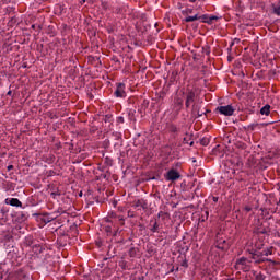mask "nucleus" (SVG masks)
<instances>
[{
  "mask_svg": "<svg viewBox=\"0 0 280 280\" xmlns=\"http://www.w3.org/2000/svg\"><path fill=\"white\" fill-rule=\"evenodd\" d=\"M245 210H246L247 212H250V211H252V208H250V207H246Z\"/></svg>",
  "mask_w": 280,
  "mask_h": 280,
  "instance_id": "nucleus-37",
  "label": "nucleus"
},
{
  "mask_svg": "<svg viewBox=\"0 0 280 280\" xmlns=\"http://www.w3.org/2000/svg\"><path fill=\"white\" fill-rule=\"evenodd\" d=\"M7 96H12V91H11V90H9V91L7 92Z\"/></svg>",
  "mask_w": 280,
  "mask_h": 280,
  "instance_id": "nucleus-35",
  "label": "nucleus"
},
{
  "mask_svg": "<svg viewBox=\"0 0 280 280\" xmlns=\"http://www.w3.org/2000/svg\"><path fill=\"white\" fill-rule=\"evenodd\" d=\"M54 219H55V217H52L48 212L40 213V221L44 222L45 224H48V223L52 222Z\"/></svg>",
  "mask_w": 280,
  "mask_h": 280,
  "instance_id": "nucleus-9",
  "label": "nucleus"
},
{
  "mask_svg": "<svg viewBox=\"0 0 280 280\" xmlns=\"http://www.w3.org/2000/svg\"><path fill=\"white\" fill-rule=\"evenodd\" d=\"M196 93L192 89H187L186 91V108H189L191 104L195 103Z\"/></svg>",
  "mask_w": 280,
  "mask_h": 280,
  "instance_id": "nucleus-6",
  "label": "nucleus"
},
{
  "mask_svg": "<svg viewBox=\"0 0 280 280\" xmlns=\"http://www.w3.org/2000/svg\"><path fill=\"white\" fill-rule=\"evenodd\" d=\"M133 208H142L143 210L148 209V202L144 199H138L133 203Z\"/></svg>",
  "mask_w": 280,
  "mask_h": 280,
  "instance_id": "nucleus-12",
  "label": "nucleus"
},
{
  "mask_svg": "<svg viewBox=\"0 0 280 280\" xmlns=\"http://www.w3.org/2000/svg\"><path fill=\"white\" fill-rule=\"evenodd\" d=\"M27 219V215L25 213H22V220H26Z\"/></svg>",
  "mask_w": 280,
  "mask_h": 280,
  "instance_id": "nucleus-34",
  "label": "nucleus"
},
{
  "mask_svg": "<svg viewBox=\"0 0 280 280\" xmlns=\"http://www.w3.org/2000/svg\"><path fill=\"white\" fill-rule=\"evenodd\" d=\"M4 222H5V221H4L3 219H1V220H0V225H4Z\"/></svg>",
  "mask_w": 280,
  "mask_h": 280,
  "instance_id": "nucleus-38",
  "label": "nucleus"
},
{
  "mask_svg": "<svg viewBox=\"0 0 280 280\" xmlns=\"http://www.w3.org/2000/svg\"><path fill=\"white\" fill-rule=\"evenodd\" d=\"M215 246L218 249H222V250L229 247L226 238L223 237V234L221 232L217 233Z\"/></svg>",
  "mask_w": 280,
  "mask_h": 280,
  "instance_id": "nucleus-3",
  "label": "nucleus"
},
{
  "mask_svg": "<svg viewBox=\"0 0 280 280\" xmlns=\"http://www.w3.org/2000/svg\"><path fill=\"white\" fill-rule=\"evenodd\" d=\"M250 264H252V260H248V258H245L244 256H242L241 258L236 259L234 268L243 272H249L252 268Z\"/></svg>",
  "mask_w": 280,
  "mask_h": 280,
  "instance_id": "nucleus-1",
  "label": "nucleus"
},
{
  "mask_svg": "<svg viewBox=\"0 0 280 280\" xmlns=\"http://www.w3.org/2000/svg\"><path fill=\"white\" fill-rule=\"evenodd\" d=\"M213 21H218V16L211 15L208 16L207 14L201 15V22L208 25H211Z\"/></svg>",
  "mask_w": 280,
  "mask_h": 280,
  "instance_id": "nucleus-8",
  "label": "nucleus"
},
{
  "mask_svg": "<svg viewBox=\"0 0 280 280\" xmlns=\"http://www.w3.org/2000/svg\"><path fill=\"white\" fill-rule=\"evenodd\" d=\"M79 196L82 197V192H80Z\"/></svg>",
  "mask_w": 280,
  "mask_h": 280,
  "instance_id": "nucleus-47",
  "label": "nucleus"
},
{
  "mask_svg": "<svg viewBox=\"0 0 280 280\" xmlns=\"http://www.w3.org/2000/svg\"><path fill=\"white\" fill-rule=\"evenodd\" d=\"M159 226H160V224L158 223V221H155L154 224H153V226L150 229V231H151L152 233H156L158 230H159Z\"/></svg>",
  "mask_w": 280,
  "mask_h": 280,
  "instance_id": "nucleus-24",
  "label": "nucleus"
},
{
  "mask_svg": "<svg viewBox=\"0 0 280 280\" xmlns=\"http://www.w3.org/2000/svg\"><path fill=\"white\" fill-rule=\"evenodd\" d=\"M255 280H266V276L264 273H257V271H254Z\"/></svg>",
  "mask_w": 280,
  "mask_h": 280,
  "instance_id": "nucleus-21",
  "label": "nucleus"
},
{
  "mask_svg": "<svg viewBox=\"0 0 280 280\" xmlns=\"http://www.w3.org/2000/svg\"><path fill=\"white\" fill-rule=\"evenodd\" d=\"M250 254H252V259L255 260L256 265H257V260H260L264 257V254L260 250H254V252H250Z\"/></svg>",
  "mask_w": 280,
  "mask_h": 280,
  "instance_id": "nucleus-13",
  "label": "nucleus"
},
{
  "mask_svg": "<svg viewBox=\"0 0 280 280\" xmlns=\"http://www.w3.org/2000/svg\"><path fill=\"white\" fill-rule=\"evenodd\" d=\"M136 253H137L136 248H135V247H131L130 250H129V256H130V257H135V256H136Z\"/></svg>",
  "mask_w": 280,
  "mask_h": 280,
  "instance_id": "nucleus-30",
  "label": "nucleus"
},
{
  "mask_svg": "<svg viewBox=\"0 0 280 280\" xmlns=\"http://www.w3.org/2000/svg\"><path fill=\"white\" fill-rule=\"evenodd\" d=\"M217 112L225 117H231L235 113V108L232 105H222L217 107Z\"/></svg>",
  "mask_w": 280,
  "mask_h": 280,
  "instance_id": "nucleus-2",
  "label": "nucleus"
},
{
  "mask_svg": "<svg viewBox=\"0 0 280 280\" xmlns=\"http://www.w3.org/2000/svg\"><path fill=\"white\" fill-rule=\"evenodd\" d=\"M189 144H190V147H192L194 145V141H191Z\"/></svg>",
  "mask_w": 280,
  "mask_h": 280,
  "instance_id": "nucleus-46",
  "label": "nucleus"
},
{
  "mask_svg": "<svg viewBox=\"0 0 280 280\" xmlns=\"http://www.w3.org/2000/svg\"><path fill=\"white\" fill-rule=\"evenodd\" d=\"M184 143L189 144L186 138H184Z\"/></svg>",
  "mask_w": 280,
  "mask_h": 280,
  "instance_id": "nucleus-42",
  "label": "nucleus"
},
{
  "mask_svg": "<svg viewBox=\"0 0 280 280\" xmlns=\"http://www.w3.org/2000/svg\"><path fill=\"white\" fill-rule=\"evenodd\" d=\"M170 131H171L172 133H177V132H178V128H177L175 125H171Z\"/></svg>",
  "mask_w": 280,
  "mask_h": 280,
  "instance_id": "nucleus-27",
  "label": "nucleus"
},
{
  "mask_svg": "<svg viewBox=\"0 0 280 280\" xmlns=\"http://www.w3.org/2000/svg\"><path fill=\"white\" fill-rule=\"evenodd\" d=\"M5 265L3 262H0V270H2V268L4 267Z\"/></svg>",
  "mask_w": 280,
  "mask_h": 280,
  "instance_id": "nucleus-39",
  "label": "nucleus"
},
{
  "mask_svg": "<svg viewBox=\"0 0 280 280\" xmlns=\"http://www.w3.org/2000/svg\"><path fill=\"white\" fill-rule=\"evenodd\" d=\"M273 14L280 18V0L277 4H272Z\"/></svg>",
  "mask_w": 280,
  "mask_h": 280,
  "instance_id": "nucleus-18",
  "label": "nucleus"
},
{
  "mask_svg": "<svg viewBox=\"0 0 280 280\" xmlns=\"http://www.w3.org/2000/svg\"><path fill=\"white\" fill-rule=\"evenodd\" d=\"M189 2L195 3V2H196V0H189Z\"/></svg>",
  "mask_w": 280,
  "mask_h": 280,
  "instance_id": "nucleus-44",
  "label": "nucleus"
},
{
  "mask_svg": "<svg viewBox=\"0 0 280 280\" xmlns=\"http://www.w3.org/2000/svg\"><path fill=\"white\" fill-rule=\"evenodd\" d=\"M7 170H8V172L12 171L13 170V165L12 164L8 165Z\"/></svg>",
  "mask_w": 280,
  "mask_h": 280,
  "instance_id": "nucleus-32",
  "label": "nucleus"
},
{
  "mask_svg": "<svg viewBox=\"0 0 280 280\" xmlns=\"http://www.w3.org/2000/svg\"><path fill=\"white\" fill-rule=\"evenodd\" d=\"M118 231L119 230L116 229L115 224L113 223L106 225V232L108 233V235L117 236Z\"/></svg>",
  "mask_w": 280,
  "mask_h": 280,
  "instance_id": "nucleus-11",
  "label": "nucleus"
},
{
  "mask_svg": "<svg viewBox=\"0 0 280 280\" xmlns=\"http://www.w3.org/2000/svg\"><path fill=\"white\" fill-rule=\"evenodd\" d=\"M219 198L218 197H213V201L218 202Z\"/></svg>",
  "mask_w": 280,
  "mask_h": 280,
  "instance_id": "nucleus-40",
  "label": "nucleus"
},
{
  "mask_svg": "<svg viewBox=\"0 0 280 280\" xmlns=\"http://www.w3.org/2000/svg\"><path fill=\"white\" fill-rule=\"evenodd\" d=\"M200 143L201 145L203 147H208L209 143H210V139L208 137H203L201 140H200Z\"/></svg>",
  "mask_w": 280,
  "mask_h": 280,
  "instance_id": "nucleus-23",
  "label": "nucleus"
},
{
  "mask_svg": "<svg viewBox=\"0 0 280 280\" xmlns=\"http://www.w3.org/2000/svg\"><path fill=\"white\" fill-rule=\"evenodd\" d=\"M262 257H268L273 254L272 247L261 250Z\"/></svg>",
  "mask_w": 280,
  "mask_h": 280,
  "instance_id": "nucleus-20",
  "label": "nucleus"
},
{
  "mask_svg": "<svg viewBox=\"0 0 280 280\" xmlns=\"http://www.w3.org/2000/svg\"><path fill=\"white\" fill-rule=\"evenodd\" d=\"M5 202L7 205L12 207H16V208L22 207V202L18 198H7Z\"/></svg>",
  "mask_w": 280,
  "mask_h": 280,
  "instance_id": "nucleus-10",
  "label": "nucleus"
},
{
  "mask_svg": "<svg viewBox=\"0 0 280 280\" xmlns=\"http://www.w3.org/2000/svg\"><path fill=\"white\" fill-rule=\"evenodd\" d=\"M117 218H118V214L116 212L112 211L108 214L107 222L109 223V221H115V220H117Z\"/></svg>",
  "mask_w": 280,
  "mask_h": 280,
  "instance_id": "nucleus-19",
  "label": "nucleus"
},
{
  "mask_svg": "<svg viewBox=\"0 0 280 280\" xmlns=\"http://www.w3.org/2000/svg\"><path fill=\"white\" fill-rule=\"evenodd\" d=\"M126 84L122 82L117 83V89L114 92L115 97L117 98H126L127 93H126Z\"/></svg>",
  "mask_w": 280,
  "mask_h": 280,
  "instance_id": "nucleus-5",
  "label": "nucleus"
},
{
  "mask_svg": "<svg viewBox=\"0 0 280 280\" xmlns=\"http://www.w3.org/2000/svg\"><path fill=\"white\" fill-rule=\"evenodd\" d=\"M270 108H271V106H270L269 104H266V105L261 108L260 114H261V115H265V116H269V114H270Z\"/></svg>",
  "mask_w": 280,
  "mask_h": 280,
  "instance_id": "nucleus-17",
  "label": "nucleus"
},
{
  "mask_svg": "<svg viewBox=\"0 0 280 280\" xmlns=\"http://www.w3.org/2000/svg\"><path fill=\"white\" fill-rule=\"evenodd\" d=\"M175 104H176L179 108H182V107H183V104H184V100L180 98V97H177L176 101H175Z\"/></svg>",
  "mask_w": 280,
  "mask_h": 280,
  "instance_id": "nucleus-26",
  "label": "nucleus"
},
{
  "mask_svg": "<svg viewBox=\"0 0 280 280\" xmlns=\"http://www.w3.org/2000/svg\"><path fill=\"white\" fill-rule=\"evenodd\" d=\"M105 164H107L108 166L113 165V160L108 156L105 158Z\"/></svg>",
  "mask_w": 280,
  "mask_h": 280,
  "instance_id": "nucleus-29",
  "label": "nucleus"
},
{
  "mask_svg": "<svg viewBox=\"0 0 280 280\" xmlns=\"http://www.w3.org/2000/svg\"><path fill=\"white\" fill-rule=\"evenodd\" d=\"M180 178V174L176 168H171L167 171L165 175V179L167 182H177Z\"/></svg>",
  "mask_w": 280,
  "mask_h": 280,
  "instance_id": "nucleus-4",
  "label": "nucleus"
},
{
  "mask_svg": "<svg viewBox=\"0 0 280 280\" xmlns=\"http://www.w3.org/2000/svg\"><path fill=\"white\" fill-rule=\"evenodd\" d=\"M32 28H35V25H32Z\"/></svg>",
  "mask_w": 280,
  "mask_h": 280,
  "instance_id": "nucleus-48",
  "label": "nucleus"
},
{
  "mask_svg": "<svg viewBox=\"0 0 280 280\" xmlns=\"http://www.w3.org/2000/svg\"><path fill=\"white\" fill-rule=\"evenodd\" d=\"M117 122H118V124H125V118H124V116H118V117H117Z\"/></svg>",
  "mask_w": 280,
  "mask_h": 280,
  "instance_id": "nucleus-31",
  "label": "nucleus"
},
{
  "mask_svg": "<svg viewBox=\"0 0 280 280\" xmlns=\"http://www.w3.org/2000/svg\"><path fill=\"white\" fill-rule=\"evenodd\" d=\"M202 52H203L205 55H207V56H210V54H211V48H210V46H209V45L203 46V47H202Z\"/></svg>",
  "mask_w": 280,
  "mask_h": 280,
  "instance_id": "nucleus-22",
  "label": "nucleus"
},
{
  "mask_svg": "<svg viewBox=\"0 0 280 280\" xmlns=\"http://www.w3.org/2000/svg\"><path fill=\"white\" fill-rule=\"evenodd\" d=\"M192 110H194L195 114L196 113L198 114V117H202L203 113L202 112L200 113L197 105H192Z\"/></svg>",
  "mask_w": 280,
  "mask_h": 280,
  "instance_id": "nucleus-25",
  "label": "nucleus"
},
{
  "mask_svg": "<svg viewBox=\"0 0 280 280\" xmlns=\"http://www.w3.org/2000/svg\"><path fill=\"white\" fill-rule=\"evenodd\" d=\"M110 118H112V116H110V115H106V117H105V121L107 122Z\"/></svg>",
  "mask_w": 280,
  "mask_h": 280,
  "instance_id": "nucleus-33",
  "label": "nucleus"
},
{
  "mask_svg": "<svg viewBox=\"0 0 280 280\" xmlns=\"http://www.w3.org/2000/svg\"><path fill=\"white\" fill-rule=\"evenodd\" d=\"M5 237H7L8 240H10V238H11V235H5Z\"/></svg>",
  "mask_w": 280,
  "mask_h": 280,
  "instance_id": "nucleus-43",
  "label": "nucleus"
},
{
  "mask_svg": "<svg viewBox=\"0 0 280 280\" xmlns=\"http://www.w3.org/2000/svg\"><path fill=\"white\" fill-rule=\"evenodd\" d=\"M113 136L115 137L116 140H120L121 139V133L120 132L114 131Z\"/></svg>",
  "mask_w": 280,
  "mask_h": 280,
  "instance_id": "nucleus-28",
  "label": "nucleus"
},
{
  "mask_svg": "<svg viewBox=\"0 0 280 280\" xmlns=\"http://www.w3.org/2000/svg\"><path fill=\"white\" fill-rule=\"evenodd\" d=\"M225 280H234V278H226Z\"/></svg>",
  "mask_w": 280,
  "mask_h": 280,
  "instance_id": "nucleus-45",
  "label": "nucleus"
},
{
  "mask_svg": "<svg viewBox=\"0 0 280 280\" xmlns=\"http://www.w3.org/2000/svg\"><path fill=\"white\" fill-rule=\"evenodd\" d=\"M51 196H54V198H55V196H59V194L56 192V191H52V192H51Z\"/></svg>",
  "mask_w": 280,
  "mask_h": 280,
  "instance_id": "nucleus-36",
  "label": "nucleus"
},
{
  "mask_svg": "<svg viewBox=\"0 0 280 280\" xmlns=\"http://www.w3.org/2000/svg\"><path fill=\"white\" fill-rule=\"evenodd\" d=\"M2 82L0 81V93H2Z\"/></svg>",
  "mask_w": 280,
  "mask_h": 280,
  "instance_id": "nucleus-41",
  "label": "nucleus"
},
{
  "mask_svg": "<svg viewBox=\"0 0 280 280\" xmlns=\"http://www.w3.org/2000/svg\"><path fill=\"white\" fill-rule=\"evenodd\" d=\"M109 223H110L112 225H114V228H116V229L118 230V226H119V225H120V226L125 225V219H124L122 215H118L117 219H115V220H109Z\"/></svg>",
  "mask_w": 280,
  "mask_h": 280,
  "instance_id": "nucleus-7",
  "label": "nucleus"
},
{
  "mask_svg": "<svg viewBox=\"0 0 280 280\" xmlns=\"http://www.w3.org/2000/svg\"><path fill=\"white\" fill-rule=\"evenodd\" d=\"M271 262L272 266H277L278 262L276 260H271V258H264V256H261V258L259 260H256V265H260V264H264V262Z\"/></svg>",
  "mask_w": 280,
  "mask_h": 280,
  "instance_id": "nucleus-14",
  "label": "nucleus"
},
{
  "mask_svg": "<svg viewBox=\"0 0 280 280\" xmlns=\"http://www.w3.org/2000/svg\"><path fill=\"white\" fill-rule=\"evenodd\" d=\"M202 21V18L201 16H199L198 14H196V15H189V16H187L186 19H185V22L186 23H192V22H196V21Z\"/></svg>",
  "mask_w": 280,
  "mask_h": 280,
  "instance_id": "nucleus-15",
  "label": "nucleus"
},
{
  "mask_svg": "<svg viewBox=\"0 0 280 280\" xmlns=\"http://www.w3.org/2000/svg\"><path fill=\"white\" fill-rule=\"evenodd\" d=\"M128 118L130 121H136V109L133 108H128Z\"/></svg>",
  "mask_w": 280,
  "mask_h": 280,
  "instance_id": "nucleus-16",
  "label": "nucleus"
}]
</instances>
